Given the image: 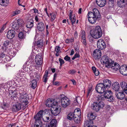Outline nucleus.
I'll use <instances>...</instances> for the list:
<instances>
[{"instance_id": "nucleus-58", "label": "nucleus", "mask_w": 127, "mask_h": 127, "mask_svg": "<svg viewBox=\"0 0 127 127\" xmlns=\"http://www.w3.org/2000/svg\"><path fill=\"white\" fill-rule=\"evenodd\" d=\"M85 35V31L84 30L82 31V32H81L80 34V36H84Z\"/></svg>"}, {"instance_id": "nucleus-60", "label": "nucleus", "mask_w": 127, "mask_h": 127, "mask_svg": "<svg viewBox=\"0 0 127 127\" xmlns=\"http://www.w3.org/2000/svg\"><path fill=\"white\" fill-rule=\"evenodd\" d=\"M91 95V93L87 92L86 95V97L87 98H89Z\"/></svg>"}, {"instance_id": "nucleus-62", "label": "nucleus", "mask_w": 127, "mask_h": 127, "mask_svg": "<svg viewBox=\"0 0 127 127\" xmlns=\"http://www.w3.org/2000/svg\"><path fill=\"white\" fill-rule=\"evenodd\" d=\"M76 71L74 69L71 70V74H74L75 72Z\"/></svg>"}, {"instance_id": "nucleus-29", "label": "nucleus", "mask_w": 127, "mask_h": 127, "mask_svg": "<svg viewBox=\"0 0 127 127\" xmlns=\"http://www.w3.org/2000/svg\"><path fill=\"white\" fill-rule=\"evenodd\" d=\"M115 95L118 99L122 100L125 98V95L123 93V91L122 93L119 92L118 93H116Z\"/></svg>"}, {"instance_id": "nucleus-3", "label": "nucleus", "mask_w": 127, "mask_h": 127, "mask_svg": "<svg viewBox=\"0 0 127 127\" xmlns=\"http://www.w3.org/2000/svg\"><path fill=\"white\" fill-rule=\"evenodd\" d=\"M20 97H19V101L22 103H24L26 105L28 103V100L29 99V96L25 92H21L19 90Z\"/></svg>"}, {"instance_id": "nucleus-35", "label": "nucleus", "mask_w": 127, "mask_h": 127, "mask_svg": "<svg viewBox=\"0 0 127 127\" xmlns=\"http://www.w3.org/2000/svg\"><path fill=\"white\" fill-rule=\"evenodd\" d=\"M88 116L89 118V119L91 120H94L96 117L95 115L94 114V113L92 112L88 114Z\"/></svg>"}, {"instance_id": "nucleus-31", "label": "nucleus", "mask_w": 127, "mask_h": 127, "mask_svg": "<svg viewBox=\"0 0 127 127\" xmlns=\"http://www.w3.org/2000/svg\"><path fill=\"white\" fill-rule=\"evenodd\" d=\"M75 117L73 113L70 112L68 114L67 116V118L70 120H74V122L76 123V122L75 120Z\"/></svg>"}, {"instance_id": "nucleus-36", "label": "nucleus", "mask_w": 127, "mask_h": 127, "mask_svg": "<svg viewBox=\"0 0 127 127\" xmlns=\"http://www.w3.org/2000/svg\"><path fill=\"white\" fill-rule=\"evenodd\" d=\"M43 42L42 40L40 39L39 40H38L36 44V46L39 48H41L43 46Z\"/></svg>"}, {"instance_id": "nucleus-47", "label": "nucleus", "mask_w": 127, "mask_h": 127, "mask_svg": "<svg viewBox=\"0 0 127 127\" xmlns=\"http://www.w3.org/2000/svg\"><path fill=\"white\" fill-rule=\"evenodd\" d=\"M6 55L4 52L1 53L0 54V59H1L3 60V59H4V58L5 57Z\"/></svg>"}, {"instance_id": "nucleus-15", "label": "nucleus", "mask_w": 127, "mask_h": 127, "mask_svg": "<svg viewBox=\"0 0 127 127\" xmlns=\"http://www.w3.org/2000/svg\"><path fill=\"white\" fill-rule=\"evenodd\" d=\"M97 44V48H99L100 50H103L106 47L105 42L102 39L98 40Z\"/></svg>"}, {"instance_id": "nucleus-34", "label": "nucleus", "mask_w": 127, "mask_h": 127, "mask_svg": "<svg viewBox=\"0 0 127 127\" xmlns=\"http://www.w3.org/2000/svg\"><path fill=\"white\" fill-rule=\"evenodd\" d=\"M119 69L120 72L121 74L124 75H126V66L125 67L124 66H121Z\"/></svg>"}, {"instance_id": "nucleus-59", "label": "nucleus", "mask_w": 127, "mask_h": 127, "mask_svg": "<svg viewBox=\"0 0 127 127\" xmlns=\"http://www.w3.org/2000/svg\"><path fill=\"white\" fill-rule=\"evenodd\" d=\"M86 39H82L81 41L85 45H86Z\"/></svg>"}, {"instance_id": "nucleus-6", "label": "nucleus", "mask_w": 127, "mask_h": 127, "mask_svg": "<svg viewBox=\"0 0 127 127\" xmlns=\"http://www.w3.org/2000/svg\"><path fill=\"white\" fill-rule=\"evenodd\" d=\"M61 103L62 106L64 108H66L69 105L70 101L69 99L66 96L61 98Z\"/></svg>"}, {"instance_id": "nucleus-61", "label": "nucleus", "mask_w": 127, "mask_h": 127, "mask_svg": "<svg viewBox=\"0 0 127 127\" xmlns=\"http://www.w3.org/2000/svg\"><path fill=\"white\" fill-rule=\"evenodd\" d=\"M90 121H89V122H90V127H91L93 125V120H90Z\"/></svg>"}, {"instance_id": "nucleus-7", "label": "nucleus", "mask_w": 127, "mask_h": 127, "mask_svg": "<svg viewBox=\"0 0 127 127\" xmlns=\"http://www.w3.org/2000/svg\"><path fill=\"white\" fill-rule=\"evenodd\" d=\"M112 93L109 90L106 91L104 95L106 98V99L109 101H113L114 100V98L112 95Z\"/></svg>"}, {"instance_id": "nucleus-13", "label": "nucleus", "mask_w": 127, "mask_h": 127, "mask_svg": "<svg viewBox=\"0 0 127 127\" xmlns=\"http://www.w3.org/2000/svg\"><path fill=\"white\" fill-rule=\"evenodd\" d=\"M107 68H111L115 71L118 70L120 68L119 65L116 63H115L114 61H112L110 64L109 65H107Z\"/></svg>"}, {"instance_id": "nucleus-32", "label": "nucleus", "mask_w": 127, "mask_h": 127, "mask_svg": "<svg viewBox=\"0 0 127 127\" xmlns=\"http://www.w3.org/2000/svg\"><path fill=\"white\" fill-rule=\"evenodd\" d=\"M9 3V0H0V4L2 6H6Z\"/></svg>"}, {"instance_id": "nucleus-14", "label": "nucleus", "mask_w": 127, "mask_h": 127, "mask_svg": "<svg viewBox=\"0 0 127 127\" xmlns=\"http://www.w3.org/2000/svg\"><path fill=\"white\" fill-rule=\"evenodd\" d=\"M93 56L95 59L96 60H99L101 57V53L100 50L96 49L93 53Z\"/></svg>"}, {"instance_id": "nucleus-4", "label": "nucleus", "mask_w": 127, "mask_h": 127, "mask_svg": "<svg viewBox=\"0 0 127 127\" xmlns=\"http://www.w3.org/2000/svg\"><path fill=\"white\" fill-rule=\"evenodd\" d=\"M105 105L104 103L102 101L94 102L92 104L91 107L92 109L96 112L99 111L101 108H103Z\"/></svg>"}, {"instance_id": "nucleus-23", "label": "nucleus", "mask_w": 127, "mask_h": 127, "mask_svg": "<svg viewBox=\"0 0 127 127\" xmlns=\"http://www.w3.org/2000/svg\"><path fill=\"white\" fill-rule=\"evenodd\" d=\"M103 85H104L105 88L108 89L110 87L111 83L110 80L108 79H105L103 81Z\"/></svg>"}, {"instance_id": "nucleus-40", "label": "nucleus", "mask_w": 127, "mask_h": 127, "mask_svg": "<svg viewBox=\"0 0 127 127\" xmlns=\"http://www.w3.org/2000/svg\"><path fill=\"white\" fill-rule=\"evenodd\" d=\"M32 83V87L33 89H34L37 86V82L35 80H33L31 82Z\"/></svg>"}, {"instance_id": "nucleus-54", "label": "nucleus", "mask_w": 127, "mask_h": 127, "mask_svg": "<svg viewBox=\"0 0 127 127\" xmlns=\"http://www.w3.org/2000/svg\"><path fill=\"white\" fill-rule=\"evenodd\" d=\"M35 20L36 22H40V20L39 19V18L38 16L36 15L35 16Z\"/></svg>"}, {"instance_id": "nucleus-51", "label": "nucleus", "mask_w": 127, "mask_h": 127, "mask_svg": "<svg viewBox=\"0 0 127 127\" xmlns=\"http://www.w3.org/2000/svg\"><path fill=\"white\" fill-rule=\"evenodd\" d=\"M20 12V11L19 10H16L13 12L12 14V16H14L18 14H19Z\"/></svg>"}, {"instance_id": "nucleus-52", "label": "nucleus", "mask_w": 127, "mask_h": 127, "mask_svg": "<svg viewBox=\"0 0 127 127\" xmlns=\"http://www.w3.org/2000/svg\"><path fill=\"white\" fill-rule=\"evenodd\" d=\"M60 50V48L59 46H57L55 48V51L57 52H58Z\"/></svg>"}, {"instance_id": "nucleus-9", "label": "nucleus", "mask_w": 127, "mask_h": 127, "mask_svg": "<svg viewBox=\"0 0 127 127\" xmlns=\"http://www.w3.org/2000/svg\"><path fill=\"white\" fill-rule=\"evenodd\" d=\"M112 61L111 60H109L108 57L106 55H105L102 56L101 58V63L103 64H105L106 67H107V65H109L110 64V63H111V62Z\"/></svg>"}, {"instance_id": "nucleus-18", "label": "nucleus", "mask_w": 127, "mask_h": 127, "mask_svg": "<svg viewBox=\"0 0 127 127\" xmlns=\"http://www.w3.org/2000/svg\"><path fill=\"white\" fill-rule=\"evenodd\" d=\"M44 112L43 110L40 111L36 115L34 116V118L35 120H41L42 116L44 115Z\"/></svg>"}, {"instance_id": "nucleus-26", "label": "nucleus", "mask_w": 127, "mask_h": 127, "mask_svg": "<svg viewBox=\"0 0 127 127\" xmlns=\"http://www.w3.org/2000/svg\"><path fill=\"white\" fill-rule=\"evenodd\" d=\"M106 0H96L97 4L100 7H103L105 5Z\"/></svg>"}, {"instance_id": "nucleus-55", "label": "nucleus", "mask_w": 127, "mask_h": 127, "mask_svg": "<svg viewBox=\"0 0 127 127\" xmlns=\"http://www.w3.org/2000/svg\"><path fill=\"white\" fill-rule=\"evenodd\" d=\"M96 76H98L99 74V72L97 69H96L95 71L93 72Z\"/></svg>"}, {"instance_id": "nucleus-20", "label": "nucleus", "mask_w": 127, "mask_h": 127, "mask_svg": "<svg viewBox=\"0 0 127 127\" xmlns=\"http://www.w3.org/2000/svg\"><path fill=\"white\" fill-rule=\"evenodd\" d=\"M69 19L71 21L72 24L73 25L75 22L76 21L75 15L74 14L73 16L72 17L73 11L71 10H70L69 11Z\"/></svg>"}, {"instance_id": "nucleus-5", "label": "nucleus", "mask_w": 127, "mask_h": 127, "mask_svg": "<svg viewBox=\"0 0 127 127\" xmlns=\"http://www.w3.org/2000/svg\"><path fill=\"white\" fill-rule=\"evenodd\" d=\"M51 108V113L54 116H57L60 113L61 110V107L57 104L53 105Z\"/></svg>"}, {"instance_id": "nucleus-43", "label": "nucleus", "mask_w": 127, "mask_h": 127, "mask_svg": "<svg viewBox=\"0 0 127 127\" xmlns=\"http://www.w3.org/2000/svg\"><path fill=\"white\" fill-rule=\"evenodd\" d=\"M90 23L91 24H94L96 22V20L93 19L92 18H89L88 17H87Z\"/></svg>"}, {"instance_id": "nucleus-33", "label": "nucleus", "mask_w": 127, "mask_h": 127, "mask_svg": "<svg viewBox=\"0 0 127 127\" xmlns=\"http://www.w3.org/2000/svg\"><path fill=\"white\" fill-rule=\"evenodd\" d=\"M48 75V71L46 70L45 71V73L42 78L43 81L46 83L47 81L48 78H47Z\"/></svg>"}, {"instance_id": "nucleus-22", "label": "nucleus", "mask_w": 127, "mask_h": 127, "mask_svg": "<svg viewBox=\"0 0 127 127\" xmlns=\"http://www.w3.org/2000/svg\"><path fill=\"white\" fill-rule=\"evenodd\" d=\"M21 105L20 103H17L13 106L12 110L13 111L16 112L19 110L21 108Z\"/></svg>"}, {"instance_id": "nucleus-44", "label": "nucleus", "mask_w": 127, "mask_h": 127, "mask_svg": "<svg viewBox=\"0 0 127 127\" xmlns=\"http://www.w3.org/2000/svg\"><path fill=\"white\" fill-rule=\"evenodd\" d=\"M10 60V58L9 56L6 55L5 58H4V59H3V61L4 62H6Z\"/></svg>"}, {"instance_id": "nucleus-49", "label": "nucleus", "mask_w": 127, "mask_h": 127, "mask_svg": "<svg viewBox=\"0 0 127 127\" xmlns=\"http://www.w3.org/2000/svg\"><path fill=\"white\" fill-rule=\"evenodd\" d=\"M74 41L73 38H71V39H67L65 40V42L67 43H69L70 42H73Z\"/></svg>"}, {"instance_id": "nucleus-56", "label": "nucleus", "mask_w": 127, "mask_h": 127, "mask_svg": "<svg viewBox=\"0 0 127 127\" xmlns=\"http://www.w3.org/2000/svg\"><path fill=\"white\" fill-rule=\"evenodd\" d=\"M53 84L56 86H59L60 85V83L58 81L53 82Z\"/></svg>"}, {"instance_id": "nucleus-28", "label": "nucleus", "mask_w": 127, "mask_h": 127, "mask_svg": "<svg viewBox=\"0 0 127 127\" xmlns=\"http://www.w3.org/2000/svg\"><path fill=\"white\" fill-rule=\"evenodd\" d=\"M37 24V28L38 30L40 32H42L45 28L44 24L42 22H38Z\"/></svg>"}, {"instance_id": "nucleus-46", "label": "nucleus", "mask_w": 127, "mask_h": 127, "mask_svg": "<svg viewBox=\"0 0 127 127\" xmlns=\"http://www.w3.org/2000/svg\"><path fill=\"white\" fill-rule=\"evenodd\" d=\"M59 61L60 63V68H61L62 67L63 64H64V61L63 59L61 58H59Z\"/></svg>"}, {"instance_id": "nucleus-30", "label": "nucleus", "mask_w": 127, "mask_h": 127, "mask_svg": "<svg viewBox=\"0 0 127 127\" xmlns=\"http://www.w3.org/2000/svg\"><path fill=\"white\" fill-rule=\"evenodd\" d=\"M57 121L55 119L52 120L50 123L48 125L49 127H56L57 124Z\"/></svg>"}, {"instance_id": "nucleus-11", "label": "nucleus", "mask_w": 127, "mask_h": 127, "mask_svg": "<svg viewBox=\"0 0 127 127\" xmlns=\"http://www.w3.org/2000/svg\"><path fill=\"white\" fill-rule=\"evenodd\" d=\"M95 89L98 93H102L105 91V87L103 85V83H99L96 86Z\"/></svg>"}, {"instance_id": "nucleus-24", "label": "nucleus", "mask_w": 127, "mask_h": 127, "mask_svg": "<svg viewBox=\"0 0 127 127\" xmlns=\"http://www.w3.org/2000/svg\"><path fill=\"white\" fill-rule=\"evenodd\" d=\"M34 21L32 18L29 20L26 25V27L27 28L31 29L33 26Z\"/></svg>"}, {"instance_id": "nucleus-63", "label": "nucleus", "mask_w": 127, "mask_h": 127, "mask_svg": "<svg viewBox=\"0 0 127 127\" xmlns=\"http://www.w3.org/2000/svg\"><path fill=\"white\" fill-rule=\"evenodd\" d=\"M92 69L93 71V72H94V71H95L97 69L96 68V67L94 66H93L92 67Z\"/></svg>"}, {"instance_id": "nucleus-2", "label": "nucleus", "mask_w": 127, "mask_h": 127, "mask_svg": "<svg viewBox=\"0 0 127 127\" xmlns=\"http://www.w3.org/2000/svg\"><path fill=\"white\" fill-rule=\"evenodd\" d=\"M100 15L98 10L96 8H94L92 12H89L87 15V17L88 18H92L97 20L100 17Z\"/></svg>"}, {"instance_id": "nucleus-38", "label": "nucleus", "mask_w": 127, "mask_h": 127, "mask_svg": "<svg viewBox=\"0 0 127 127\" xmlns=\"http://www.w3.org/2000/svg\"><path fill=\"white\" fill-rule=\"evenodd\" d=\"M121 86L123 91L127 88V84L125 82L123 81L121 82L120 84Z\"/></svg>"}, {"instance_id": "nucleus-45", "label": "nucleus", "mask_w": 127, "mask_h": 127, "mask_svg": "<svg viewBox=\"0 0 127 127\" xmlns=\"http://www.w3.org/2000/svg\"><path fill=\"white\" fill-rule=\"evenodd\" d=\"M84 126L85 127H90V122L87 120L85 121L84 123Z\"/></svg>"}, {"instance_id": "nucleus-27", "label": "nucleus", "mask_w": 127, "mask_h": 127, "mask_svg": "<svg viewBox=\"0 0 127 127\" xmlns=\"http://www.w3.org/2000/svg\"><path fill=\"white\" fill-rule=\"evenodd\" d=\"M112 87L113 90L118 91L120 88V86L119 83L115 82L112 84Z\"/></svg>"}, {"instance_id": "nucleus-50", "label": "nucleus", "mask_w": 127, "mask_h": 127, "mask_svg": "<svg viewBox=\"0 0 127 127\" xmlns=\"http://www.w3.org/2000/svg\"><path fill=\"white\" fill-rule=\"evenodd\" d=\"M92 85H89L88 86L87 92L91 93L92 92Z\"/></svg>"}, {"instance_id": "nucleus-1", "label": "nucleus", "mask_w": 127, "mask_h": 127, "mask_svg": "<svg viewBox=\"0 0 127 127\" xmlns=\"http://www.w3.org/2000/svg\"><path fill=\"white\" fill-rule=\"evenodd\" d=\"M91 36L95 39L100 37L102 34V31L99 26H96L90 32Z\"/></svg>"}, {"instance_id": "nucleus-19", "label": "nucleus", "mask_w": 127, "mask_h": 127, "mask_svg": "<svg viewBox=\"0 0 127 127\" xmlns=\"http://www.w3.org/2000/svg\"><path fill=\"white\" fill-rule=\"evenodd\" d=\"M15 34V31L13 30H10L7 32V37L8 39H11L14 37Z\"/></svg>"}, {"instance_id": "nucleus-12", "label": "nucleus", "mask_w": 127, "mask_h": 127, "mask_svg": "<svg viewBox=\"0 0 127 127\" xmlns=\"http://www.w3.org/2000/svg\"><path fill=\"white\" fill-rule=\"evenodd\" d=\"M52 115L49 112H47L46 114L42 116V119L45 122H48L52 120Z\"/></svg>"}, {"instance_id": "nucleus-41", "label": "nucleus", "mask_w": 127, "mask_h": 127, "mask_svg": "<svg viewBox=\"0 0 127 127\" xmlns=\"http://www.w3.org/2000/svg\"><path fill=\"white\" fill-rule=\"evenodd\" d=\"M35 121L34 126H39V125L42 126V122L41 120H35Z\"/></svg>"}, {"instance_id": "nucleus-53", "label": "nucleus", "mask_w": 127, "mask_h": 127, "mask_svg": "<svg viewBox=\"0 0 127 127\" xmlns=\"http://www.w3.org/2000/svg\"><path fill=\"white\" fill-rule=\"evenodd\" d=\"M64 59L65 60L67 61H69L70 60V58L67 55L65 56Z\"/></svg>"}, {"instance_id": "nucleus-42", "label": "nucleus", "mask_w": 127, "mask_h": 127, "mask_svg": "<svg viewBox=\"0 0 127 127\" xmlns=\"http://www.w3.org/2000/svg\"><path fill=\"white\" fill-rule=\"evenodd\" d=\"M57 13H50V14L51 16V20L53 21L55 19L56 17Z\"/></svg>"}, {"instance_id": "nucleus-57", "label": "nucleus", "mask_w": 127, "mask_h": 127, "mask_svg": "<svg viewBox=\"0 0 127 127\" xmlns=\"http://www.w3.org/2000/svg\"><path fill=\"white\" fill-rule=\"evenodd\" d=\"M32 10L34 11V13H37L38 12V10L35 8H34L31 10Z\"/></svg>"}, {"instance_id": "nucleus-17", "label": "nucleus", "mask_w": 127, "mask_h": 127, "mask_svg": "<svg viewBox=\"0 0 127 127\" xmlns=\"http://www.w3.org/2000/svg\"><path fill=\"white\" fill-rule=\"evenodd\" d=\"M17 90L15 89L14 90H10L9 91V97L11 99L16 98L17 95Z\"/></svg>"}, {"instance_id": "nucleus-10", "label": "nucleus", "mask_w": 127, "mask_h": 127, "mask_svg": "<svg viewBox=\"0 0 127 127\" xmlns=\"http://www.w3.org/2000/svg\"><path fill=\"white\" fill-rule=\"evenodd\" d=\"M17 21V22H13L12 23V28L15 30H18L19 28L20 25L22 26L21 24L23 23V22L20 19H18Z\"/></svg>"}, {"instance_id": "nucleus-64", "label": "nucleus", "mask_w": 127, "mask_h": 127, "mask_svg": "<svg viewBox=\"0 0 127 127\" xmlns=\"http://www.w3.org/2000/svg\"><path fill=\"white\" fill-rule=\"evenodd\" d=\"M73 83V85H75L76 84L75 81L74 79H71L70 80Z\"/></svg>"}, {"instance_id": "nucleus-48", "label": "nucleus", "mask_w": 127, "mask_h": 127, "mask_svg": "<svg viewBox=\"0 0 127 127\" xmlns=\"http://www.w3.org/2000/svg\"><path fill=\"white\" fill-rule=\"evenodd\" d=\"M9 43L10 42L9 40H6L3 42V44L5 47H6L9 45Z\"/></svg>"}, {"instance_id": "nucleus-37", "label": "nucleus", "mask_w": 127, "mask_h": 127, "mask_svg": "<svg viewBox=\"0 0 127 127\" xmlns=\"http://www.w3.org/2000/svg\"><path fill=\"white\" fill-rule=\"evenodd\" d=\"M97 98V99L98 102L99 101H101L104 100L105 99H106V98L105 97L104 95H101V94H100V95H98Z\"/></svg>"}, {"instance_id": "nucleus-39", "label": "nucleus", "mask_w": 127, "mask_h": 127, "mask_svg": "<svg viewBox=\"0 0 127 127\" xmlns=\"http://www.w3.org/2000/svg\"><path fill=\"white\" fill-rule=\"evenodd\" d=\"M25 36V33L23 32H21L19 33L18 36L20 39H24Z\"/></svg>"}, {"instance_id": "nucleus-21", "label": "nucleus", "mask_w": 127, "mask_h": 127, "mask_svg": "<svg viewBox=\"0 0 127 127\" xmlns=\"http://www.w3.org/2000/svg\"><path fill=\"white\" fill-rule=\"evenodd\" d=\"M54 99L48 98L47 99L46 102V106L48 107H52L53 105H55L54 102H53Z\"/></svg>"}, {"instance_id": "nucleus-25", "label": "nucleus", "mask_w": 127, "mask_h": 127, "mask_svg": "<svg viewBox=\"0 0 127 127\" xmlns=\"http://www.w3.org/2000/svg\"><path fill=\"white\" fill-rule=\"evenodd\" d=\"M125 0H118L117 2L118 6L121 8L125 7V5L126 4Z\"/></svg>"}, {"instance_id": "nucleus-16", "label": "nucleus", "mask_w": 127, "mask_h": 127, "mask_svg": "<svg viewBox=\"0 0 127 127\" xmlns=\"http://www.w3.org/2000/svg\"><path fill=\"white\" fill-rule=\"evenodd\" d=\"M35 62L36 64L40 65L43 62V59L41 56L39 54H37L35 58Z\"/></svg>"}, {"instance_id": "nucleus-8", "label": "nucleus", "mask_w": 127, "mask_h": 127, "mask_svg": "<svg viewBox=\"0 0 127 127\" xmlns=\"http://www.w3.org/2000/svg\"><path fill=\"white\" fill-rule=\"evenodd\" d=\"M74 116L75 120L77 123H79L80 121V116L81 115V111L79 108H77L75 109L73 113Z\"/></svg>"}]
</instances>
